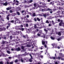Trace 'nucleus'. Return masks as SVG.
<instances>
[{
  "label": "nucleus",
  "mask_w": 64,
  "mask_h": 64,
  "mask_svg": "<svg viewBox=\"0 0 64 64\" xmlns=\"http://www.w3.org/2000/svg\"><path fill=\"white\" fill-rule=\"evenodd\" d=\"M60 57H58V58L60 59V58H61L62 60H64V54H63L60 53Z\"/></svg>",
  "instance_id": "1"
},
{
  "label": "nucleus",
  "mask_w": 64,
  "mask_h": 64,
  "mask_svg": "<svg viewBox=\"0 0 64 64\" xmlns=\"http://www.w3.org/2000/svg\"><path fill=\"white\" fill-rule=\"evenodd\" d=\"M52 45L53 46V48H57V44H56L55 43L52 44Z\"/></svg>",
  "instance_id": "2"
},
{
  "label": "nucleus",
  "mask_w": 64,
  "mask_h": 64,
  "mask_svg": "<svg viewBox=\"0 0 64 64\" xmlns=\"http://www.w3.org/2000/svg\"><path fill=\"white\" fill-rule=\"evenodd\" d=\"M11 23H14V20H12L11 21H8V24L9 26H10V24H11L10 23H11Z\"/></svg>",
  "instance_id": "3"
},
{
  "label": "nucleus",
  "mask_w": 64,
  "mask_h": 64,
  "mask_svg": "<svg viewBox=\"0 0 64 64\" xmlns=\"http://www.w3.org/2000/svg\"><path fill=\"white\" fill-rule=\"evenodd\" d=\"M58 57H60L59 56L58 57V58H57V56H54V57H52V59H54V60H55V59H59V60H60V59H61V58H60V59H59V58H58Z\"/></svg>",
  "instance_id": "4"
},
{
  "label": "nucleus",
  "mask_w": 64,
  "mask_h": 64,
  "mask_svg": "<svg viewBox=\"0 0 64 64\" xmlns=\"http://www.w3.org/2000/svg\"><path fill=\"white\" fill-rule=\"evenodd\" d=\"M45 42H46V44H47V43H48V42L47 41H46L45 42L43 40L42 41V45H45Z\"/></svg>",
  "instance_id": "5"
},
{
  "label": "nucleus",
  "mask_w": 64,
  "mask_h": 64,
  "mask_svg": "<svg viewBox=\"0 0 64 64\" xmlns=\"http://www.w3.org/2000/svg\"><path fill=\"white\" fill-rule=\"evenodd\" d=\"M24 20V21H26V22H30V21L28 20L26 18H25Z\"/></svg>",
  "instance_id": "6"
},
{
  "label": "nucleus",
  "mask_w": 64,
  "mask_h": 64,
  "mask_svg": "<svg viewBox=\"0 0 64 64\" xmlns=\"http://www.w3.org/2000/svg\"><path fill=\"white\" fill-rule=\"evenodd\" d=\"M34 7L32 8V9H35L36 7V4H34Z\"/></svg>",
  "instance_id": "7"
},
{
  "label": "nucleus",
  "mask_w": 64,
  "mask_h": 64,
  "mask_svg": "<svg viewBox=\"0 0 64 64\" xmlns=\"http://www.w3.org/2000/svg\"><path fill=\"white\" fill-rule=\"evenodd\" d=\"M3 5L4 6H6L7 5H8V2H6L5 3H3Z\"/></svg>",
  "instance_id": "8"
},
{
  "label": "nucleus",
  "mask_w": 64,
  "mask_h": 64,
  "mask_svg": "<svg viewBox=\"0 0 64 64\" xmlns=\"http://www.w3.org/2000/svg\"><path fill=\"white\" fill-rule=\"evenodd\" d=\"M12 8L10 6L6 8V10H10V9H11Z\"/></svg>",
  "instance_id": "9"
},
{
  "label": "nucleus",
  "mask_w": 64,
  "mask_h": 64,
  "mask_svg": "<svg viewBox=\"0 0 64 64\" xmlns=\"http://www.w3.org/2000/svg\"><path fill=\"white\" fill-rule=\"evenodd\" d=\"M19 26H16L15 27V28L16 29V30H18V29H19Z\"/></svg>",
  "instance_id": "10"
},
{
  "label": "nucleus",
  "mask_w": 64,
  "mask_h": 64,
  "mask_svg": "<svg viewBox=\"0 0 64 64\" xmlns=\"http://www.w3.org/2000/svg\"><path fill=\"white\" fill-rule=\"evenodd\" d=\"M16 50L18 51H19L21 49H20V48L18 47V48H16Z\"/></svg>",
  "instance_id": "11"
},
{
  "label": "nucleus",
  "mask_w": 64,
  "mask_h": 64,
  "mask_svg": "<svg viewBox=\"0 0 64 64\" xmlns=\"http://www.w3.org/2000/svg\"><path fill=\"white\" fill-rule=\"evenodd\" d=\"M34 28L35 29H36V28H38V27L37 26L36 24H34Z\"/></svg>",
  "instance_id": "12"
},
{
  "label": "nucleus",
  "mask_w": 64,
  "mask_h": 64,
  "mask_svg": "<svg viewBox=\"0 0 64 64\" xmlns=\"http://www.w3.org/2000/svg\"><path fill=\"white\" fill-rule=\"evenodd\" d=\"M20 61L22 62H25V61L24 60H23L22 58H21L20 59Z\"/></svg>",
  "instance_id": "13"
},
{
  "label": "nucleus",
  "mask_w": 64,
  "mask_h": 64,
  "mask_svg": "<svg viewBox=\"0 0 64 64\" xmlns=\"http://www.w3.org/2000/svg\"><path fill=\"white\" fill-rule=\"evenodd\" d=\"M16 15V14L15 13H14L12 14V16H15Z\"/></svg>",
  "instance_id": "14"
},
{
  "label": "nucleus",
  "mask_w": 64,
  "mask_h": 64,
  "mask_svg": "<svg viewBox=\"0 0 64 64\" xmlns=\"http://www.w3.org/2000/svg\"><path fill=\"white\" fill-rule=\"evenodd\" d=\"M57 13L58 14V15H60L61 13V12L58 10L57 12Z\"/></svg>",
  "instance_id": "15"
},
{
  "label": "nucleus",
  "mask_w": 64,
  "mask_h": 64,
  "mask_svg": "<svg viewBox=\"0 0 64 64\" xmlns=\"http://www.w3.org/2000/svg\"><path fill=\"white\" fill-rule=\"evenodd\" d=\"M64 23H62V22H60L59 24V25H60V26H62V25H64Z\"/></svg>",
  "instance_id": "16"
},
{
  "label": "nucleus",
  "mask_w": 64,
  "mask_h": 64,
  "mask_svg": "<svg viewBox=\"0 0 64 64\" xmlns=\"http://www.w3.org/2000/svg\"><path fill=\"white\" fill-rule=\"evenodd\" d=\"M21 48H22V50H24V48H25V46H21Z\"/></svg>",
  "instance_id": "17"
},
{
  "label": "nucleus",
  "mask_w": 64,
  "mask_h": 64,
  "mask_svg": "<svg viewBox=\"0 0 64 64\" xmlns=\"http://www.w3.org/2000/svg\"><path fill=\"white\" fill-rule=\"evenodd\" d=\"M32 16H33V17H35V16H36V14L35 13H34L32 14Z\"/></svg>",
  "instance_id": "18"
},
{
  "label": "nucleus",
  "mask_w": 64,
  "mask_h": 64,
  "mask_svg": "<svg viewBox=\"0 0 64 64\" xmlns=\"http://www.w3.org/2000/svg\"><path fill=\"white\" fill-rule=\"evenodd\" d=\"M58 35H59V36H61V32H58Z\"/></svg>",
  "instance_id": "19"
},
{
  "label": "nucleus",
  "mask_w": 64,
  "mask_h": 64,
  "mask_svg": "<svg viewBox=\"0 0 64 64\" xmlns=\"http://www.w3.org/2000/svg\"><path fill=\"white\" fill-rule=\"evenodd\" d=\"M24 12H25V13H26V12L24 10H23L22 11V13H24Z\"/></svg>",
  "instance_id": "20"
},
{
  "label": "nucleus",
  "mask_w": 64,
  "mask_h": 64,
  "mask_svg": "<svg viewBox=\"0 0 64 64\" xmlns=\"http://www.w3.org/2000/svg\"><path fill=\"white\" fill-rule=\"evenodd\" d=\"M44 31H45L46 33H47V32H48V30H47L46 28L44 29Z\"/></svg>",
  "instance_id": "21"
},
{
  "label": "nucleus",
  "mask_w": 64,
  "mask_h": 64,
  "mask_svg": "<svg viewBox=\"0 0 64 64\" xmlns=\"http://www.w3.org/2000/svg\"><path fill=\"white\" fill-rule=\"evenodd\" d=\"M36 19L38 21H40V19L39 18H36Z\"/></svg>",
  "instance_id": "22"
},
{
  "label": "nucleus",
  "mask_w": 64,
  "mask_h": 64,
  "mask_svg": "<svg viewBox=\"0 0 64 64\" xmlns=\"http://www.w3.org/2000/svg\"><path fill=\"white\" fill-rule=\"evenodd\" d=\"M8 53V54H10V51L8 50H7L6 51Z\"/></svg>",
  "instance_id": "23"
},
{
  "label": "nucleus",
  "mask_w": 64,
  "mask_h": 64,
  "mask_svg": "<svg viewBox=\"0 0 64 64\" xmlns=\"http://www.w3.org/2000/svg\"><path fill=\"white\" fill-rule=\"evenodd\" d=\"M29 61L30 62H32V60L31 59H30L29 60Z\"/></svg>",
  "instance_id": "24"
},
{
  "label": "nucleus",
  "mask_w": 64,
  "mask_h": 64,
  "mask_svg": "<svg viewBox=\"0 0 64 64\" xmlns=\"http://www.w3.org/2000/svg\"><path fill=\"white\" fill-rule=\"evenodd\" d=\"M61 4L62 5H64V1H62L61 2Z\"/></svg>",
  "instance_id": "25"
},
{
  "label": "nucleus",
  "mask_w": 64,
  "mask_h": 64,
  "mask_svg": "<svg viewBox=\"0 0 64 64\" xmlns=\"http://www.w3.org/2000/svg\"><path fill=\"white\" fill-rule=\"evenodd\" d=\"M50 38L52 39V40H54L55 39V38H53L52 36H51L50 37Z\"/></svg>",
  "instance_id": "26"
},
{
  "label": "nucleus",
  "mask_w": 64,
  "mask_h": 64,
  "mask_svg": "<svg viewBox=\"0 0 64 64\" xmlns=\"http://www.w3.org/2000/svg\"><path fill=\"white\" fill-rule=\"evenodd\" d=\"M18 60L17 59L16 60L14 61L15 63H17V62H18Z\"/></svg>",
  "instance_id": "27"
},
{
  "label": "nucleus",
  "mask_w": 64,
  "mask_h": 64,
  "mask_svg": "<svg viewBox=\"0 0 64 64\" xmlns=\"http://www.w3.org/2000/svg\"><path fill=\"white\" fill-rule=\"evenodd\" d=\"M47 10H48V11H52V9H50L49 8H48L47 9Z\"/></svg>",
  "instance_id": "28"
},
{
  "label": "nucleus",
  "mask_w": 64,
  "mask_h": 64,
  "mask_svg": "<svg viewBox=\"0 0 64 64\" xmlns=\"http://www.w3.org/2000/svg\"><path fill=\"white\" fill-rule=\"evenodd\" d=\"M17 13L18 14V15H20V13L19 12H17Z\"/></svg>",
  "instance_id": "29"
},
{
  "label": "nucleus",
  "mask_w": 64,
  "mask_h": 64,
  "mask_svg": "<svg viewBox=\"0 0 64 64\" xmlns=\"http://www.w3.org/2000/svg\"><path fill=\"white\" fill-rule=\"evenodd\" d=\"M27 46L28 47H31V45L30 44H27Z\"/></svg>",
  "instance_id": "30"
},
{
  "label": "nucleus",
  "mask_w": 64,
  "mask_h": 64,
  "mask_svg": "<svg viewBox=\"0 0 64 64\" xmlns=\"http://www.w3.org/2000/svg\"><path fill=\"white\" fill-rule=\"evenodd\" d=\"M2 31H3V30L4 31V30H6V28H2Z\"/></svg>",
  "instance_id": "31"
},
{
  "label": "nucleus",
  "mask_w": 64,
  "mask_h": 64,
  "mask_svg": "<svg viewBox=\"0 0 64 64\" xmlns=\"http://www.w3.org/2000/svg\"><path fill=\"white\" fill-rule=\"evenodd\" d=\"M57 40L58 41H59L60 40H61V38H58L57 39Z\"/></svg>",
  "instance_id": "32"
},
{
  "label": "nucleus",
  "mask_w": 64,
  "mask_h": 64,
  "mask_svg": "<svg viewBox=\"0 0 64 64\" xmlns=\"http://www.w3.org/2000/svg\"><path fill=\"white\" fill-rule=\"evenodd\" d=\"M0 64H3V61H0Z\"/></svg>",
  "instance_id": "33"
},
{
  "label": "nucleus",
  "mask_w": 64,
  "mask_h": 64,
  "mask_svg": "<svg viewBox=\"0 0 64 64\" xmlns=\"http://www.w3.org/2000/svg\"><path fill=\"white\" fill-rule=\"evenodd\" d=\"M46 23H49V22L48 21V20H47L46 21Z\"/></svg>",
  "instance_id": "34"
},
{
  "label": "nucleus",
  "mask_w": 64,
  "mask_h": 64,
  "mask_svg": "<svg viewBox=\"0 0 64 64\" xmlns=\"http://www.w3.org/2000/svg\"><path fill=\"white\" fill-rule=\"evenodd\" d=\"M10 13H13V11L12 10H10Z\"/></svg>",
  "instance_id": "35"
},
{
  "label": "nucleus",
  "mask_w": 64,
  "mask_h": 64,
  "mask_svg": "<svg viewBox=\"0 0 64 64\" xmlns=\"http://www.w3.org/2000/svg\"><path fill=\"white\" fill-rule=\"evenodd\" d=\"M29 2L30 3H31V2H33V0H30L29 1Z\"/></svg>",
  "instance_id": "36"
},
{
  "label": "nucleus",
  "mask_w": 64,
  "mask_h": 64,
  "mask_svg": "<svg viewBox=\"0 0 64 64\" xmlns=\"http://www.w3.org/2000/svg\"><path fill=\"white\" fill-rule=\"evenodd\" d=\"M26 55H25V54H23L22 55V56H25Z\"/></svg>",
  "instance_id": "37"
},
{
  "label": "nucleus",
  "mask_w": 64,
  "mask_h": 64,
  "mask_svg": "<svg viewBox=\"0 0 64 64\" xmlns=\"http://www.w3.org/2000/svg\"><path fill=\"white\" fill-rule=\"evenodd\" d=\"M43 15L45 18H46V14H44Z\"/></svg>",
  "instance_id": "38"
},
{
  "label": "nucleus",
  "mask_w": 64,
  "mask_h": 64,
  "mask_svg": "<svg viewBox=\"0 0 64 64\" xmlns=\"http://www.w3.org/2000/svg\"><path fill=\"white\" fill-rule=\"evenodd\" d=\"M37 35L38 36H41V34L39 33L37 34Z\"/></svg>",
  "instance_id": "39"
},
{
  "label": "nucleus",
  "mask_w": 64,
  "mask_h": 64,
  "mask_svg": "<svg viewBox=\"0 0 64 64\" xmlns=\"http://www.w3.org/2000/svg\"><path fill=\"white\" fill-rule=\"evenodd\" d=\"M21 30L22 31H23L24 30V28H21Z\"/></svg>",
  "instance_id": "40"
},
{
  "label": "nucleus",
  "mask_w": 64,
  "mask_h": 64,
  "mask_svg": "<svg viewBox=\"0 0 64 64\" xmlns=\"http://www.w3.org/2000/svg\"><path fill=\"white\" fill-rule=\"evenodd\" d=\"M10 64H13V62H10Z\"/></svg>",
  "instance_id": "41"
},
{
  "label": "nucleus",
  "mask_w": 64,
  "mask_h": 64,
  "mask_svg": "<svg viewBox=\"0 0 64 64\" xmlns=\"http://www.w3.org/2000/svg\"><path fill=\"white\" fill-rule=\"evenodd\" d=\"M6 64H9V62L7 61L6 62Z\"/></svg>",
  "instance_id": "42"
},
{
  "label": "nucleus",
  "mask_w": 64,
  "mask_h": 64,
  "mask_svg": "<svg viewBox=\"0 0 64 64\" xmlns=\"http://www.w3.org/2000/svg\"><path fill=\"white\" fill-rule=\"evenodd\" d=\"M34 20L35 22H36L37 21V19L36 18H34Z\"/></svg>",
  "instance_id": "43"
},
{
  "label": "nucleus",
  "mask_w": 64,
  "mask_h": 64,
  "mask_svg": "<svg viewBox=\"0 0 64 64\" xmlns=\"http://www.w3.org/2000/svg\"><path fill=\"white\" fill-rule=\"evenodd\" d=\"M6 19L8 20H9V17L8 16H7Z\"/></svg>",
  "instance_id": "44"
},
{
  "label": "nucleus",
  "mask_w": 64,
  "mask_h": 64,
  "mask_svg": "<svg viewBox=\"0 0 64 64\" xmlns=\"http://www.w3.org/2000/svg\"><path fill=\"white\" fill-rule=\"evenodd\" d=\"M19 26L20 27H23V26L22 25H21Z\"/></svg>",
  "instance_id": "45"
},
{
  "label": "nucleus",
  "mask_w": 64,
  "mask_h": 64,
  "mask_svg": "<svg viewBox=\"0 0 64 64\" xmlns=\"http://www.w3.org/2000/svg\"><path fill=\"white\" fill-rule=\"evenodd\" d=\"M1 31H3V30L2 29V28H0V32Z\"/></svg>",
  "instance_id": "46"
},
{
  "label": "nucleus",
  "mask_w": 64,
  "mask_h": 64,
  "mask_svg": "<svg viewBox=\"0 0 64 64\" xmlns=\"http://www.w3.org/2000/svg\"><path fill=\"white\" fill-rule=\"evenodd\" d=\"M52 26V25H51V24H48V26L49 27H50V26Z\"/></svg>",
  "instance_id": "47"
},
{
  "label": "nucleus",
  "mask_w": 64,
  "mask_h": 64,
  "mask_svg": "<svg viewBox=\"0 0 64 64\" xmlns=\"http://www.w3.org/2000/svg\"><path fill=\"white\" fill-rule=\"evenodd\" d=\"M26 27H28V24H26Z\"/></svg>",
  "instance_id": "48"
},
{
  "label": "nucleus",
  "mask_w": 64,
  "mask_h": 64,
  "mask_svg": "<svg viewBox=\"0 0 64 64\" xmlns=\"http://www.w3.org/2000/svg\"><path fill=\"white\" fill-rule=\"evenodd\" d=\"M30 57H31V59H33L32 57V56L31 55V54H30Z\"/></svg>",
  "instance_id": "49"
},
{
  "label": "nucleus",
  "mask_w": 64,
  "mask_h": 64,
  "mask_svg": "<svg viewBox=\"0 0 64 64\" xmlns=\"http://www.w3.org/2000/svg\"><path fill=\"white\" fill-rule=\"evenodd\" d=\"M52 24H53V25H54V24H55L54 23V21H53V20H52Z\"/></svg>",
  "instance_id": "50"
},
{
  "label": "nucleus",
  "mask_w": 64,
  "mask_h": 64,
  "mask_svg": "<svg viewBox=\"0 0 64 64\" xmlns=\"http://www.w3.org/2000/svg\"><path fill=\"white\" fill-rule=\"evenodd\" d=\"M27 58H24V60L25 61V60H27Z\"/></svg>",
  "instance_id": "51"
},
{
  "label": "nucleus",
  "mask_w": 64,
  "mask_h": 64,
  "mask_svg": "<svg viewBox=\"0 0 64 64\" xmlns=\"http://www.w3.org/2000/svg\"><path fill=\"white\" fill-rule=\"evenodd\" d=\"M16 3H19V1L17 0H16Z\"/></svg>",
  "instance_id": "52"
},
{
  "label": "nucleus",
  "mask_w": 64,
  "mask_h": 64,
  "mask_svg": "<svg viewBox=\"0 0 64 64\" xmlns=\"http://www.w3.org/2000/svg\"><path fill=\"white\" fill-rule=\"evenodd\" d=\"M26 17L28 18H29V15H27Z\"/></svg>",
  "instance_id": "53"
},
{
  "label": "nucleus",
  "mask_w": 64,
  "mask_h": 64,
  "mask_svg": "<svg viewBox=\"0 0 64 64\" xmlns=\"http://www.w3.org/2000/svg\"><path fill=\"white\" fill-rule=\"evenodd\" d=\"M24 54L26 55V56L27 55H28V54L26 52L24 53Z\"/></svg>",
  "instance_id": "54"
},
{
  "label": "nucleus",
  "mask_w": 64,
  "mask_h": 64,
  "mask_svg": "<svg viewBox=\"0 0 64 64\" xmlns=\"http://www.w3.org/2000/svg\"><path fill=\"white\" fill-rule=\"evenodd\" d=\"M43 46H42L41 47V48H40V49L41 50H42V49H43Z\"/></svg>",
  "instance_id": "55"
},
{
  "label": "nucleus",
  "mask_w": 64,
  "mask_h": 64,
  "mask_svg": "<svg viewBox=\"0 0 64 64\" xmlns=\"http://www.w3.org/2000/svg\"><path fill=\"white\" fill-rule=\"evenodd\" d=\"M60 22H61L60 23H62V24L64 23H63V20H60Z\"/></svg>",
  "instance_id": "56"
},
{
  "label": "nucleus",
  "mask_w": 64,
  "mask_h": 64,
  "mask_svg": "<svg viewBox=\"0 0 64 64\" xmlns=\"http://www.w3.org/2000/svg\"><path fill=\"white\" fill-rule=\"evenodd\" d=\"M44 46L45 48H47V45H46V44H44Z\"/></svg>",
  "instance_id": "57"
},
{
  "label": "nucleus",
  "mask_w": 64,
  "mask_h": 64,
  "mask_svg": "<svg viewBox=\"0 0 64 64\" xmlns=\"http://www.w3.org/2000/svg\"><path fill=\"white\" fill-rule=\"evenodd\" d=\"M42 12H43V11H45V10L44 9H42Z\"/></svg>",
  "instance_id": "58"
},
{
  "label": "nucleus",
  "mask_w": 64,
  "mask_h": 64,
  "mask_svg": "<svg viewBox=\"0 0 64 64\" xmlns=\"http://www.w3.org/2000/svg\"><path fill=\"white\" fill-rule=\"evenodd\" d=\"M57 48L58 49H60V46H58L57 47Z\"/></svg>",
  "instance_id": "59"
},
{
  "label": "nucleus",
  "mask_w": 64,
  "mask_h": 64,
  "mask_svg": "<svg viewBox=\"0 0 64 64\" xmlns=\"http://www.w3.org/2000/svg\"><path fill=\"white\" fill-rule=\"evenodd\" d=\"M10 39H12V36H10Z\"/></svg>",
  "instance_id": "60"
},
{
  "label": "nucleus",
  "mask_w": 64,
  "mask_h": 64,
  "mask_svg": "<svg viewBox=\"0 0 64 64\" xmlns=\"http://www.w3.org/2000/svg\"><path fill=\"white\" fill-rule=\"evenodd\" d=\"M43 36H43V38H45V35L44 34Z\"/></svg>",
  "instance_id": "61"
},
{
  "label": "nucleus",
  "mask_w": 64,
  "mask_h": 64,
  "mask_svg": "<svg viewBox=\"0 0 64 64\" xmlns=\"http://www.w3.org/2000/svg\"><path fill=\"white\" fill-rule=\"evenodd\" d=\"M50 4H52V5H53V3L52 2H50Z\"/></svg>",
  "instance_id": "62"
},
{
  "label": "nucleus",
  "mask_w": 64,
  "mask_h": 64,
  "mask_svg": "<svg viewBox=\"0 0 64 64\" xmlns=\"http://www.w3.org/2000/svg\"><path fill=\"white\" fill-rule=\"evenodd\" d=\"M59 16L60 18H62V17H63L62 16Z\"/></svg>",
  "instance_id": "63"
},
{
  "label": "nucleus",
  "mask_w": 64,
  "mask_h": 64,
  "mask_svg": "<svg viewBox=\"0 0 64 64\" xmlns=\"http://www.w3.org/2000/svg\"><path fill=\"white\" fill-rule=\"evenodd\" d=\"M8 59H10L12 58V57H9L8 58Z\"/></svg>",
  "instance_id": "64"
}]
</instances>
